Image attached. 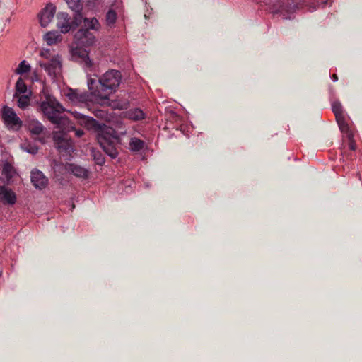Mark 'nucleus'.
I'll return each instance as SVG.
<instances>
[{
  "label": "nucleus",
  "instance_id": "f257e3e1",
  "mask_svg": "<svg viewBox=\"0 0 362 362\" xmlns=\"http://www.w3.org/2000/svg\"><path fill=\"white\" fill-rule=\"evenodd\" d=\"M76 118L81 121V124L87 129H95L96 130V137L98 142L104 151L112 158L117 156V151L114 145V131L112 128L106 125H100L97 121L90 117H86L77 112H74Z\"/></svg>",
  "mask_w": 362,
  "mask_h": 362
},
{
  "label": "nucleus",
  "instance_id": "f03ea898",
  "mask_svg": "<svg viewBox=\"0 0 362 362\" xmlns=\"http://www.w3.org/2000/svg\"><path fill=\"white\" fill-rule=\"evenodd\" d=\"M122 78L119 71L111 69L103 74L98 81L90 78L88 86L91 94L100 100H108L109 95L116 90Z\"/></svg>",
  "mask_w": 362,
  "mask_h": 362
},
{
  "label": "nucleus",
  "instance_id": "7ed1b4c3",
  "mask_svg": "<svg viewBox=\"0 0 362 362\" xmlns=\"http://www.w3.org/2000/svg\"><path fill=\"white\" fill-rule=\"evenodd\" d=\"M95 42V35L90 33L88 29L81 28L74 35V45L71 47V54L72 57L79 61L86 68L90 69L93 66V62L88 57L86 49H83L81 47H89L93 45Z\"/></svg>",
  "mask_w": 362,
  "mask_h": 362
},
{
  "label": "nucleus",
  "instance_id": "20e7f679",
  "mask_svg": "<svg viewBox=\"0 0 362 362\" xmlns=\"http://www.w3.org/2000/svg\"><path fill=\"white\" fill-rule=\"evenodd\" d=\"M40 107L47 119L58 127L67 122V119L62 115L64 112V107L53 96L47 95Z\"/></svg>",
  "mask_w": 362,
  "mask_h": 362
},
{
  "label": "nucleus",
  "instance_id": "39448f33",
  "mask_svg": "<svg viewBox=\"0 0 362 362\" xmlns=\"http://www.w3.org/2000/svg\"><path fill=\"white\" fill-rule=\"evenodd\" d=\"M40 66L53 79H58L62 76V62L59 54L49 60L40 61Z\"/></svg>",
  "mask_w": 362,
  "mask_h": 362
},
{
  "label": "nucleus",
  "instance_id": "423d86ee",
  "mask_svg": "<svg viewBox=\"0 0 362 362\" xmlns=\"http://www.w3.org/2000/svg\"><path fill=\"white\" fill-rule=\"evenodd\" d=\"M53 140L56 148L61 153L70 154L73 151V142L64 132H54Z\"/></svg>",
  "mask_w": 362,
  "mask_h": 362
},
{
  "label": "nucleus",
  "instance_id": "0eeeda50",
  "mask_svg": "<svg viewBox=\"0 0 362 362\" xmlns=\"http://www.w3.org/2000/svg\"><path fill=\"white\" fill-rule=\"evenodd\" d=\"M2 118L6 125L11 129L18 130L22 126V122L14 110L8 106L2 109Z\"/></svg>",
  "mask_w": 362,
  "mask_h": 362
},
{
  "label": "nucleus",
  "instance_id": "6e6552de",
  "mask_svg": "<svg viewBox=\"0 0 362 362\" xmlns=\"http://www.w3.org/2000/svg\"><path fill=\"white\" fill-rule=\"evenodd\" d=\"M56 13V6L48 4L39 13V21L42 27H47L52 21Z\"/></svg>",
  "mask_w": 362,
  "mask_h": 362
},
{
  "label": "nucleus",
  "instance_id": "1a4fd4ad",
  "mask_svg": "<svg viewBox=\"0 0 362 362\" xmlns=\"http://www.w3.org/2000/svg\"><path fill=\"white\" fill-rule=\"evenodd\" d=\"M57 27L60 30L62 33H67L72 30L71 18L68 13L65 12H59L57 15Z\"/></svg>",
  "mask_w": 362,
  "mask_h": 362
},
{
  "label": "nucleus",
  "instance_id": "9d476101",
  "mask_svg": "<svg viewBox=\"0 0 362 362\" xmlns=\"http://www.w3.org/2000/svg\"><path fill=\"white\" fill-rule=\"evenodd\" d=\"M66 96L74 104L86 103L90 98V95L87 92L79 91L76 89H69Z\"/></svg>",
  "mask_w": 362,
  "mask_h": 362
},
{
  "label": "nucleus",
  "instance_id": "9b49d317",
  "mask_svg": "<svg viewBox=\"0 0 362 362\" xmlns=\"http://www.w3.org/2000/svg\"><path fill=\"white\" fill-rule=\"evenodd\" d=\"M31 182L37 189H44L48 184V179L39 170H33L31 172Z\"/></svg>",
  "mask_w": 362,
  "mask_h": 362
},
{
  "label": "nucleus",
  "instance_id": "f8f14e48",
  "mask_svg": "<svg viewBox=\"0 0 362 362\" xmlns=\"http://www.w3.org/2000/svg\"><path fill=\"white\" fill-rule=\"evenodd\" d=\"M0 200L4 204L13 205L16 202V195L11 189L0 186Z\"/></svg>",
  "mask_w": 362,
  "mask_h": 362
},
{
  "label": "nucleus",
  "instance_id": "ddd939ff",
  "mask_svg": "<svg viewBox=\"0 0 362 362\" xmlns=\"http://www.w3.org/2000/svg\"><path fill=\"white\" fill-rule=\"evenodd\" d=\"M28 128L30 132L34 135H40L45 130L42 124L34 119H30L28 122Z\"/></svg>",
  "mask_w": 362,
  "mask_h": 362
},
{
  "label": "nucleus",
  "instance_id": "4468645a",
  "mask_svg": "<svg viewBox=\"0 0 362 362\" xmlns=\"http://www.w3.org/2000/svg\"><path fill=\"white\" fill-rule=\"evenodd\" d=\"M62 37L61 34L57 30L47 32L44 35V40L48 45H53L59 42H61Z\"/></svg>",
  "mask_w": 362,
  "mask_h": 362
},
{
  "label": "nucleus",
  "instance_id": "2eb2a0df",
  "mask_svg": "<svg viewBox=\"0 0 362 362\" xmlns=\"http://www.w3.org/2000/svg\"><path fill=\"white\" fill-rule=\"evenodd\" d=\"M125 116L127 118H128L131 120L139 121V120L144 119L145 114L141 109L134 108V109H131V110H128L126 112Z\"/></svg>",
  "mask_w": 362,
  "mask_h": 362
},
{
  "label": "nucleus",
  "instance_id": "dca6fc26",
  "mask_svg": "<svg viewBox=\"0 0 362 362\" xmlns=\"http://www.w3.org/2000/svg\"><path fill=\"white\" fill-rule=\"evenodd\" d=\"M30 95V92L28 90L27 86L22 78H19L16 83V93L14 97H18V95Z\"/></svg>",
  "mask_w": 362,
  "mask_h": 362
},
{
  "label": "nucleus",
  "instance_id": "f3484780",
  "mask_svg": "<svg viewBox=\"0 0 362 362\" xmlns=\"http://www.w3.org/2000/svg\"><path fill=\"white\" fill-rule=\"evenodd\" d=\"M70 170L71 173L78 177L86 178L88 175V171L78 165H71Z\"/></svg>",
  "mask_w": 362,
  "mask_h": 362
},
{
  "label": "nucleus",
  "instance_id": "a211bd4d",
  "mask_svg": "<svg viewBox=\"0 0 362 362\" xmlns=\"http://www.w3.org/2000/svg\"><path fill=\"white\" fill-rule=\"evenodd\" d=\"M85 26L87 27V29H90L93 30H99L100 28V24L96 18H84L83 19Z\"/></svg>",
  "mask_w": 362,
  "mask_h": 362
},
{
  "label": "nucleus",
  "instance_id": "6ab92c4d",
  "mask_svg": "<svg viewBox=\"0 0 362 362\" xmlns=\"http://www.w3.org/2000/svg\"><path fill=\"white\" fill-rule=\"evenodd\" d=\"M21 148L28 153L35 155L38 152V147L30 141H25L21 144Z\"/></svg>",
  "mask_w": 362,
  "mask_h": 362
},
{
  "label": "nucleus",
  "instance_id": "aec40b11",
  "mask_svg": "<svg viewBox=\"0 0 362 362\" xmlns=\"http://www.w3.org/2000/svg\"><path fill=\"white\" fill-rule=\"evenodd\" d=\"M144 146V142L139 139L132 138L129 142L130 149L133 151H139Z\"/></svg>",
  "mask_w": 362,
  "mask_h": 362
},
{
  "label": "nucleus",
  "instance_id": "412c9836",
  "mask_svg": "<svg viewBox=\"0 0 362 362\" xmlns=\"http://www.w3.org/2000/svg\"><path fill=\"white\" fill-rule=\"evenodd\" d=\"M69 7L74 11H81V0H65Z\"/></svg>",
  "mask_w": 362,
  "mask_h": 362
},
{
  "label": "nucleus",
  "instance_id": "4be33fe9",
  "mask_svg": "<svg viewBox=\"0 0 362 362\" xmlns=\"http://www.w3.org/2000/svg\"><path fill=\"white\" fill-rule=\"evenodd\" d=\"M337 122L341 132L349 134V127L346 123L344 116H341L336 118Z\"/></svg>",
  "mask_w": 362,
  "mask_h": 362
},
{
  "label": "nucleus",
  "instance_id": "5701e85b",
  "mask_svg": "<svg viewBox=\"0 0 362 362\" xmlns=\"http://www.w3.org/2000/svg\"><path fill=\"white\" fill-rule=\"evenodd\" d=\"M73 20L71 21L72 30L76 28L83 21V18L81 11H74Z\"/></svg>",
  "mask_w": 362,
  "mask_h": 362
},
{
  "label": "nucleus",
  "instance_id": "b1692460",
  "mask_svg": "<svg viewBox=\"0 0 362 362\" xmlns=\"http://www.w3.org/2000/svg\"><path fill=\"white\" fill-rule=\"evenodd\" d=\"M18 106L21 109H25L30 104L29 95H18Z\"/></svg>",
  "mask_w": 362,
  "mask_h": 362
},
{
  "label": "nucleus",
  "instance_id": "393cba45",
  "mask_svg": "<svg viewBox=\"0 0 362 362\" xmlns=\"http://www.w3.org/2000/svg\"><path fill=\"white\" fill-rule=\"evenodd\" d=\"M30 70V66L26 61L23 60L19 64L18 68L16 70V73L18 74H23L29 72Z\"/></svg>",
  "mask_w": 362,
  "mask_h": 362
},
{
  "label": "nucleus",
  "instance_id": "a878e982",
  "mask_svg": "<svg viewBox=\"0 0 362 362\" xmlns=\"http://www.w3.org/2000/svg\"><path fill=\"white\" fill-rule=\"evenodd\" d=\"M2 173L6 176L7 179L13 177L14 173L13 166L8 163H6L5 164H4Z\"/></svg>",
  "mask_w": 362,
  "mask_h": 362
},
{
  "label": "nucleus",
  "instance_id": "bb28decb",
  "mask_svg": "<svg viewBox=\"0 0 362 362\" xmlns=\"http://www.w3.org/2000/svg\"><path fill=\"white\" fill-rule=\"evenodd\" d=\"M332 111H333L336 118L344 115L342 105L339 102H338V101L334 102L332 103Z\"/></svg>",
  "mask_w": 362,
  "mask_h": 362
},
{
  "label": "nucleus",
  "instance_id": "cd10ccee",
  "mask_svg": "<svg viewBox=\"0 0 362 362\" xmlns=\"http://www.w3.org/2000/svg\"><path fill=\"white\" fill-rule=\"evenodd\" d=\"M117 20V13L112 9H110L106 14V23L108 25L115 24Z\"/></svg>",
  "mask_w": 362,
  "mask_h": 362
},
{
  "label": "nucleus",
  "instance_id": "c85d7f7f",
  "mask_svg": "<svg viewBox=\"0 0 362 362\" xmlns=\"http://www.w3.org/2000/svg\"><path fill=\"white\" fill-rule=\"evenodd\" d=\"M57 54H54L51 52L49 49H42L40 51V56L43 58L42 61L49 60L52 57H55Z\"/></svg>",
  "mask_w": 362,
  "mask_h": 362
},
{
  "label": "nucleus",
  "instance_id": "c756f323",
  "mask_svg": "<svg viewBox=\"0 0 362 362\" xmlns=\"http://www.w3.org/2000/svg\"><path fill=\"white\" fill-rule=\"evenodd\" d=\"M349 148L351 151H355L356 149V144L354 141H350L349 142Z\"/></svg>",
  "mask_w": 362,
  "mask_h": 362
},
{
  "label": "nucleus",
  "instance_id": "7c9ffc66",
  "mask_svg": "<svg viewBox=\"0 0 362 362\" xmlns=\"http://www.w3.org/2000/svg\"><path fill=\"white\" fill-rule=\"evenodd\" d=\"M75 134L76 136L81 137L84 134V132L81 129H76Z\"/></svg>",
  "mask_w": 362,
  "mask_h": 362
},
{
  "label": "nucleus",
  "instance_id": "2f4dec72",
  "mask_svg": "<svg viewBox=\"0 0 362 362\" xmlns=\"http://www.w3.org/2000/svg\"><path fill=\"white\" fill-rule=\"evenodd\" d=\"M38 141L41 143V144H45V139L44 137H40L38 138Z\"/></svg>",
  "mask_w": 362,
  "mask_h": 362
},
{
  "label": "nucleus",
  "instance_id": "473e14b6",
  "mask_svg": "<svg viewBox=\"0 0 362 362\" xmlns=\"http://www.w3.org/2000/svg\"><path fill=\"white\" fill-rule=\"evenodd\" d=\"M332 80H333V81H334V82H335V81H337V80H338V76H337V74H334L332 75Z\"/></svg>",
  "mask_w": 362,
  "mask_h": 362
},
{
  "label": "nucleus",
  "instance_id": "72a5a7b5",
  "mask_svg": "<svg viewBox=\"0 0 362 362\" xmlns=\"http://www.w3.org/2000/svg\"><path fill=\"white\" fill-rule=\"evenodd\" d=\"M103 163V159H98V164H102Z\"/></svg>",
  "mask_w": 362,
  "mask_h": 362
}]
</instances>
